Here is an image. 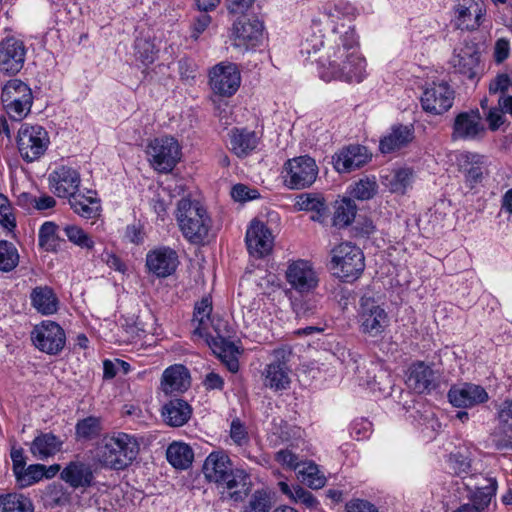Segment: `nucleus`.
<instances>
[{"mask_svg": "<svg viewBox=\"0 0 512 512\" xmlns=\"http://www.w3.org/2000/svg\"><path fill=\"white\" fill-rule=\"evenodd\" d=\"M365 268L364 255L351 242H342L331 250L330 270L345 282L356 280Z\"/></svg>", "mask_w": 512, "mask_h": 512, "instance_id": "6", "label": "nucleus"}, {"mask_svg": "<svg viewBox=\"0 0 512 512\" xmlns=\"http://www.w3.org/2000/svg\"><path fill=\"white\" fill-rule=\"evenodd\" d=\"M231 196L235 201H247L258 198L259 194L257 190L250 189L244 184H236L231 190Z\"/></svg>", "mask_w": 512, "mask_h": 512, "instance_id": "56", "label": "nucleus"}, {"mask_svg": "<svg viewBox=\"0 0 512 512\" xmlns=\"http://www.w3.org/2000/svg\"><path fill=\"white\" fill-rule=\"evenodd\" d=\"M358 317L360 331L370 337L381 335L389 325L385 309L372 298H361Z\"/></svg>", "mask_w": 512, "mask_h": 512, "instance_id": "14", "label": "nucleus"}, {"mask_svg": "<svg viewBox=\"0 0 512 512\" xmlns=\"http://www.w3.org/2000/svg\"><path fill=\"white\" fill-rule=\"evenodd\" d=\"M57 230L58 225L54 222H44L39 229V246L46 251H55L59 241Z\"/></svg>", "mask_w": 512, "mask_h": 512, "instance_id": "46", "label": "nucleus"}, {"mask_svg": "<svg viewBox=\"0 0 512 512\" xmlns=\"http://www.w3.org/2000/svg\"><path fill=\"white\" fill-rule=\"evenodd\" d=\"M357 10L349 2L340 0L323 7L312 27L322 35L344 34L348 28H354L351 23L356 18Z\"/></svg>", "mask_w": 512, "mask_h": 512, "instance_id": "7", "label": "nucleus"}, {"mask_svg": "<svg viewBox=\"0 0 512 512\" xmlns=\"http://www.w3.org/2000/svg\"><path fill=\"white\" fill-rule=\"evenodd\" d=\"M166 457L173 467L177 469H187L192 464L194 453L189 445L174 442L168 446Z\"/></svg>", "mask_w": 512, "mask_h": 512, "instance_id": "39", "label": "nucleus"}, {"mask_svg": "<svg viewBox=\"0 0 512 512\" xmlns=\"http://www.w3.org/2000/svg\"><path fill=\"white\" fill-rule=\"evenodd\" d=\"M420 101L426 113L442 115L452 107L454 91L445 82L433 83L424 89Z\"/></svg>", "mask_w": 512, "mask_h": 512, "instance_id": "16", "label": "nucleus"}, {"mask_svg": "<svg viewBox=\"0 0 512 512\" xmlns=\"http://www.w3.org/2000/svg\"><path fill=\"white\" fill-rule=\"evenodd\" d=\"M307 45L319 52V75L326 82H361L366 77V60L359 51L355 28L344 34L321 35L307 39Z\"/></svg>", "mask_w": 512, "mask_h": 512, "instance_id": "1", "label": "nucleus"}, {"mask_svg": "<svg viewBox=\"0 0 512 512\" xmlns=\"http://www.w3.org/2000/svg\"><path fill=\"white\" fill-rule=\"evenodd\" d=\"M264 26L258 19L241 18L232 26V39L236 47L245 49L258 46L263 39Z\"/></svg>", "mask_w": 512, "mask_h": 512, "instance_id": "24", "label": "nucleus"}, {"mask_svg": "<svg viewBox=\"0 0 512 512\" xmlns=\"http://www.w3.org/2000/svg\"><path fill=\"white\" fill-rule=\"evenodd\" d=\"M31 305L42 315H52L57 312L59 300L54 290L47 286H37L30 293Z\"/></svg>", "mask_w": 512, "mask_h": 512, "instance_id": "33", "label": "nucleus"}, {"mask_svg": "<svg viewBox=\"0 0 512 512\" xmlns=\"http://www.w3.org/2000/svg\"><path fill=\"white\" fill-rule=\"evenodd\" d=\"M448 398L455 407H471L486 402L489 396L483 387L466 383L461 387H452Z\"/></svg>", "mask_w": 512, "mask_h": 512, "instance_id": "28", "label": "nucleus"}, {"mask_svg": "<svg viewBox=\"0 0 512 512\" xmlns=\"http://www.w3.org/2000/svg\"><path fill=\"white\" fill-rule=\"evenodd\" d=\"M434 383V372L423 362L415 363L411 366L407 386L416 393H424L432 387Z\"/></svg>", "mask_w": 512, "mask_h": 512, "instance_id": "34", "label": "nucleus"}, {"mask_svg": "<svg viewBox=\"0 0 512 512\" xmlns=\"http://www.w3.org/2000/svg\"><path fill=\"white\" fill-rule=\"evenodd\" d=\"M325 199L320 194L303 193L297 197L296 206L299 210L315 211L323 209Z\"/></svg>", "mask_w": 512, "mask_h": 512, "instance_id": "52", "label": "nucleus"}, {"mask_svg": "<svg viewBox=\"0 0 512 512\" xmlns=\"http://www.w3.org/2000/svg\"><path fill=\"white\" fill-rule=\"evenodd\" d=\"M458 163L471 187L482 179L486 171L484 157L478 154L462 153L458 158Z\"/></svg>", "mask_w": 512, "mask_h": 512, "instance_id": "36", "label": "nucleus"}, {"mask_svg": "<svg viewBox=\"0 0 512 512\" xmlns=\"http://www.w3.org/2000/svg\"><path fill=\"white\" fill-rule=\"evenodd\" d=\"M230 437L238 446H243L248 443L249 437L245 426L240 420L235 419L231 423Z\"/></svg>", "mask_w": 512, "mask_h": 512, "instance_id": "54", "label": "nucleus"}, {"mask_svg": "<svg viewBox=\"0 0 512 512\" xmlns=\"http://www.w3.org/2000/svg\"><path fill=\"white\" fill-rule=\"evenodd\" d=\"M490 441L498 450L512 449V427L499 422L490 434Z\"/></svg>", "mask_w": 512, "mask_h": 512, "instance_id": "50", "label": "nucleus"}, {"mask_svg": "<svg viewBox=\"0 0 512 512\" xmlns=\"http://www.w3.org/2000/svg\"><path fill=\"white\" fill-rule=\"evenodd\" d=\"M140 444L134 435L123 432L106 435L96 448V460L102 467L123 470L137 458Z\"/></svg>", "mask_w": 512, "mask_h": 512, "instance_id": "5", "label": "nucleus"}, {"mask_svg": "<svg viewBox=\"0 0 512 512\" xmlns=\"http://www.w3.org/2000/svg\"><path fill=\"white\" fill-rule=\"evenodd\" d=\"M378 192V184L375 178H363L355 183L351 195L358 200H369Z\"/></svg>", "mask_w": 512, "mask_h": 512, "instance_id": "48", "label": "nucleus"}, {"mask_svg": "<svg viewBox=\"0 0 512 512\" xmlns=\"http://www.w3.org/2000/svg\"><path fill=\"white\" fill-rule=\"evenodd\" d=\"M412 171L408 168H402L395 172L392 188L393 191L403 192L411 183Z\"/></svg>", "mask_w": 512, "mask_h": 512, "instance_id": "55", "label": "nucleus"}, {"mask_svg": "<svg viewBox=\"0 0 512 512\" xmlns=\"http://www.w3.org/2000/svg\"><path fill=\"white\" fill-rule=\"evenodd\" d=\"M175 218L182 236L193 245L209 240L213 221L206 207L198 200L184 197L177 202Z\"/></svg>", "mask_w": 512, "mask_h": 512, "instance_id": "4", "label": "nucleus"}, {"mask_svg": "<svg viewBox=\"0 0 512 512\" xmlns=\"http://www.w3.org/2000/svg\"><path fill=\"white\" fill-rule=\"evenodd\" d=\"M346 509L347 512H378L374 505L364 500L351 501L346 505Z\"/></svg>", "mask_w": 512, "mask_h": 512, "instance_id": "64", "label": "nucleus"}, {"mask_svg": "<svg viewBox=\"0 0 512 512\" xmlns=\"http://www.w3.org/2000/svg\"><path fill=\"white\" fill-rule=\"evenodd\" d=\"M68 202L74 213L84 219H96L101 214L100 200L96 196L84 195L78 191Z\"/></svg>", "mask_w": 512, "mask_h": 512, "instance_id": "35", "label": "nucleus"}, {"mask_svg": "<svg viewBox=\"0 0 512 512\" xmlns=\"http://www.w3.org/2000/svg\"><path fill=\"white\" fill-rule=\"evenodd\" d=\"M357 212L355 202L350 198H342L336 201L333 224L338 227H345L351 224Z\"/></svg>", "mask_w": 512, "mask_h": 512, "instance_id": "42", "label": "nucleus"}, {"mask_svg": "<svg viewBox=\"0 0 512 512\" xmlns=\"http://www.w3.org/2000/svg\"><path fill=\"white\" fill-rule=\"evenodd\" d=\"M414 138L415 130L412 124H396L381 138L379 149L384 154L392 153L407 147Z\"/></svg>", "mask_w": 512, "mask_h": 512, "instance_id": "27", "label": "nucleus"}, {"mask_svg": "<svg viewBox=\"0 0 512 512\" xmlns=\"http://www.w3.org/2000/svg\"><path fill=\"white\" fill-rule=\"evenodd\" d=\"M292 357V349L288 346H282L274 349L271 353V360L265 366L262 376L265 387L282 391L289 388L291 383V369L288 362Z\"/></svg>", "mask_w": 512, "mask_h": 512, "instance_id": "8", "label": "nucleus"}, {"mask_svg": "<svg viewBox=\"0 0 512 512\" xmlns=\"http://www.w3.org/2000/svg\"><path fill=\"white\" fill-rule=\"evenodd\" d=\"M1 512H33L31 500L18 493H7L0 495Z\"/></svg>", "mask_w": 512, "mask_h": 512, "instance_id": "41", "label": "nucleus"}, {"mask_svg": "<svg viewBox=\"0 0 512 512\" xmlns=\"http://www.w3.org/2000/svg\"><path fill=\"white\" fill-rule=\"evenodd\" d=\"M49 142L47 131L39 125L24 124L18 131V150L27 162L39 159L47 150Z\"/></svg>", "mask_w": 512, "mask_h": 512, "instance_id": "11", "label": "nucleus"}, {"mask_svg": "<svg viewBox=\"0 0 512 512\" xmlns=\"http://www.w3.org/2000/svg\"><path fill=\"white\" fill-rule=\"evenodd\" d=\"M103 430L101 418L89 416L81 419L75 426L78 439L91 440L98 437Z\"/></svg>", "mask_w": 512, "mask_h": 512, "instance_id": "43", "label": "nucleus"}, {"mask_svg": "<svg viewBox=\"0 0 512 512\" xmlns=\"http://www.w3.org/2000/svg\"><path fill=\"white\" fill-rule=\"evenodd\" d=\"M497 415L502 425L512 427V399H507L499 405Z\"/></svg>", "mask_w": 512, "mask_h": 512, "instance_id": "61", "label": "nucleus"}, {"mask_svg": "<svg viewBox=\"0 0 512 512\" xmlns=\"http://www.w3.org/2000/svg\"><path fill=\"white\" fill-rule=\"evenodd\" d=\"M299 480L312 489H320L326 483V478L320 473L318 466L313 462H302L296 470Z\"/></svg>", "mask_w": 512, "mask_h": 512, "instance_id": "40", "label": "nucleus"}, {"mask_svg": "<svg viewBox=\"0 0 512 512\" xmlns=\"http://www.w3.org/2000/svg\"><path fill=\"white\" fill-rule=\"evenodd\" d=\"M511 85V79L507 74L497 75L489 84L491 94L505 93Z\"/></svg>", "mask_w": 512, "mask_h": 512, "instance_id": "59", "label": "nucleus"}, {"mask_svg": "<svg viewBox=\"0 0 512 512\" xmlns=\"http://www.w3.org/2000/svg\"><path fill=\"white\" fill-rule=\"evenodd\" d=\"M179 264L177 252L167 246L157 247L146 255V266L158 278L173 274Z\"/></svg>", "mask_w": 512, "mask_h": 512, "instance_id": "23", "label": "nucleus"}, {"mask_svg": "<svg viewBox=\"0 0 512 512\" xmlns=\"http://www.w3.org/2000/svg\"><path fill=\"white\" fill-rule=\"evenodd\" d=\"M203 385L207 390H222L224 386V380L219 374L210 372L205 376Z\"/></svg>", "mask_w": 512, "mask_h": 512, "instance_id": "63", "label": "nucleus"}, {"mask_svg": "<svg viewBox=\"0 0 512 512\" xmlns=\"http://www.w3.org/2000/svg\"><path fill=\"white\" fill-rule=\"evenodd\" d=\"M90 463L76 459L62 469L60 479L74 490L82 492L95 485V473Z\"/></svg>", "mask_w": 512, "mask_h": 512, "instance_id": "20", "label": "nucleus"}, {"mask_svg": "<svg viewBox=\"0 0 512 512\" xmlns=\"http://www.w3.org/2000/svg\"><path fill=\"white\" fill-rule=\"evenodd\" d=\"M451 137L456 140H476L482 138L486 128L478 109L459 113L453 123Z\"/></svg>", "mask_w": 512, "mask_h": 512, "instance_id": "19", "label": "nucleus"}, {"mask_svg": "<svg viewBox=\"0 0 512 512\" xmlns=\"http://www.w3.org/2000/svg\"><path fill=\"white\" fill-rule=\"evenodd\" d=\"M319 168L308 156H298L286 161L283 167L284 184L293 190L309 188L317 179Z\"/></svg>", "mask_w": 512, "mask_h": 512, "instance_id": "9", "label": "nucleus"}, {"mask_svg": "<svg viewBox=\"0 0 512 512\" xmlns=\"http://www.w3.org/2000/svg\"><path fill=\"white\" fill-rule=\"evenodd\" d=\"M246 244L250 254L263 257L272 250V232L263 222L254 219L246 232Z\"/></svg>", "mask_w": 512, "mask_h": 512, "instance_id": "25", "label": "nucleus"}, {"mask_svg": "<svg viewBox=\"0 0 512 512\" xmlns=\"http://www.w3.org/2000/svg\"><path fill=\"white\" fill-rule=\"evenodd\" d=\"M161 386L165 394L184 392L190 386L188 370L183 365L167 368L162 375Z\"/></svg>", "mask_w": 512, "mask_h": 512, "instance_id": "30", "label": "nucleus"}, {"mask_svg": "<svg viewBox=\"0 0 512 512\" xmlns=\"http://www.w3.org/2000/svg\"><path fill=\"white\" fill-rule=\"evenodd\" d=\"M19 263V254L13 243L0 241V271L10 272L14 270Z\"/></svg>", "mask_w": 512, "mask_h": 512, "instance_id": "45", "label": "nucleus"}, {"mask_svg": "<svg viewBox=\"0 0 512 512\" xmlns=\"http://www.w3.org/2000/svg\"><path fill=\"white\" fill-rule=\"evenodd\" d=\"M62 448V441L52 433L37 436L31 443L30 451L39 460L54 456Z\"/></svg>", "mask_w": 512, "mask_h": 512, "instance_id": "37", "label": "nucleus"}, {"mask_svg": "<svg viewBox=\"0 0 512 512\" xmlns=\"http://www.w3.org/2000/svg\"><path fill=\"white\" fill-rule=\"evenodd\" d=\"M80 183L79 172L66 165L55 168L48 176L49 188L59 198L70 199L79 191Z\"/></svg>", "mask_w": 512, "mask_h": 512, "instance_id": "18", "label": "nucleus"}, {"mask_svg": "<svg viewBox=\"0 0 512 512\" xmlns=\"http://www.w3.org/2000/svg\"><path fill=\"white\" fill-rule=\"evenodd\" d=\"M33 344L40 351L49 355L60 353L66 342L63 328L53 321H42L31 332Z\"/></svg>", "mask_w": 512, "mask_h": 512, "instance_id": "13", "label": "nucleus"}, {"mask_svg": "<svg viewBox=\"0 0 512 512\" xmlns=\"http://www.w3.org/2000/svg\"><path fill=\"white\" fill-rule=\"evenodd\" d=\"M64 233L70 242L81 248L92 249L94 247L92 238L77 225H66Z\"/></svg>", "mask_w": 512, "mask_h": 512, "instance_id": "51", "label": "nucleus"}, {"mask_svg": "<svg viewBox=\"0 0 512 512\" xmlns=\"http://www.w3.org/2000/svg\"><path fill=\"white\" fill-rule=\"evenodd\" d=\"M135 48L138 58L146 65L151 64L156 59L157 51L154 44L147 39H139L136 41Z\"/></svg>", "mask_w": 512, "mask_h": 512, "instance_id": "53", "label": "nucleus"}, {"mask_svg": "<svg viewBox=\"0 0 512 512\" xmlns=\"http://www.w3.org/2000/svg\"><path fill=\"white\" fill-rule=\"evenodd\" d=\"M212 312V301L209 297H204L197 302L194 307L192 322L195 325L194 335L204 337L208 346L213 352L226 362L228 369L235 373L239 369V362L234 356L237 352L235 344L224 334H221L218 328L214 327L216 336L208 331L210 315Z\"/></svg>", "mask_w": 512, "mask_h": 512, "instance_id": "3", "label": "nucleus"}, {"mask_svg": "<svg viewBox=\"0 0 512 512\" xmlns=\"http://www.w3.org/2000/svg\"><path fill=\"white\" fill-rule=\"evenodd\" d=\"M286 279L293 289L300 293L313 291L319 283V278L312 265L305 260L291 263L286 271Z\"/></svg>", "mask_w": 512, "mask_h": 512, "instance_id": "22", "label": "nucleus"}, {"mask_svg": "<svg viewBox=\"0 0 512 512\" xmlns=\"http://www.w3.org/2000/svg\"><path fill=\"white\" fill-rule=\"evenodd\" d=\"M453 11L457 29L475 31L485 20L486 5L483 0H456Z\"/></svg>", "mask_w": 512, "mask_h": 512, "instance_id": "15", "label": "nucleus"}, {"mask_svg": "<svg viewBox=\"0 0 512 512\" xmlns=\"http://www.w3.org/2000/svg\"><path fill=\"white\" fill-rule=\"evenodd\" d=\"M211 89L221 96H231L239 88L241 77L237 66L233 63H219L209 74Z\"/></svg>", "mask_w": 512, "mask_h": 512, "instance_id": "17", "label": "nucleus"}, {"mask_svg": "<svg viewBox=\"0 0 512 512\" xmlns=\"http://www.w3.org/2000/svg\"><path fill=\"white\" fill-rule=\"evenodd\" d=\"M272 508L270 494L259 489L254 491L248 502L242 507L241 512H269Z\"/></svg>", "mask_w": 512, "mask_h": 512, "instance_id": "44", "label": "nucleus"}, {"mask_svg": "<svg viewBox=\"0 0 512 512\" xmlns=\"http://www.w3.org/2000/svg\"><path fill=\"white\" fill-rule=\"evenodd\" d=\"M485 481L488 484L482 487H477L473 500L474 503L472 504L479 507L481 512L488 507L497 489V481L495 479L489 478Z\"/></svg>", "mask_w": 512, "mask_h": 512, "instance_id": "49", "label": "nucleus"}, {"mask_svg": "<svg viewBox=\"0 0 512 512\" xmlns=\"http://www.w3.org/2000/svg\"><path fill=\"white\" fill-rule=\"evenodd\" d=\"M451 63L459 73L473 79L476 75L475 69L479 64V53L476 46L473 43H465L456 48Z\"/></svg>", "mask_w": 512, "mask_h": 512, "instance_id": "29", "label": "nucleus"}, {"mask_svg": "<svg viewBox=\"0 0 512 512\" xmlns=\"http://www.w3.org/2000/svg\"><path fill=\"white\" fill-rule=\"evenodd\" d=\"M26 48L21 40L8 37L0 42V72L17 74L24 65Z\"/></svg>", "mask_w": 512, "mask_h": 512, "instance_id": "21", "label": "nucleus"}, {"mask_svg": "<svg viewBox=\"0 0 512 512\" xmlns=\"http://www.w3.org/2000/svg\"><path fill=\"white\" fill-rule=\"evenodd\" d=\"M292 499L295 502L305 505L307 508H315L318 505V501L313 494L300 486L294 487Z\"/></svg>", "mask_w": 512, "mask_h": 512, "instance_id": "57", "label": "nucleus"}, {"mask_svg": "<svg viewBox=\"0 0 512 512\" xmlns=\"http://www.w3.org/2000/svg\"><path fill=\"white\" fill-rule=\"evenodd\" d=\"M205 479L222 489L223 499L242 502L251 492L250 475L241 468H234L228 455L224 452H212L203 464Z\"/></svg>", "mask_w": 512, "mask_h": 512, "instance_id": "2", "label": "nucleus"}, {"mask_svg": "<svg viewBox=\"0 0 512 512\" xmlns=\"http://www.w3.org/2000/svg\"><path fill=\"white\" fill-rule=\"evenodd\" d=\"M334 168L339 173H350L364 166L370 159L366 147L350 145L333 156Z\"/></svg>", "mask_w": 512, "mask_h": 512, "instance_id": "26", "label": "nucleus"}, {"mask_svg": "<svg viewBox=\"0 0 512 512\" xmlns=\"http://www.w3.org/2000/svg\"><path fill=\"white\" fill-rule=\"evenodd\" d=\"M43 464H31L18 473L16 481L22 488L29 487L43 479Z\"/></svg>", "mask_w": 512, "mask_h": 512, "instance_id": "47", "label": "nucleus"}, {"mask_svg": "<svg viewBox=\"0 0 512 512\" xmlns=\"http://www.w3.org/2000/svg\"><path fill=\"white\" fill-rule=\"evenodd\" d=\"M146 153L154 169L170 172L180 160V147L173 137L155 138L147 146Z\"/></svg>", "mask_w": 512, "mask_h": 512, "instance_id": "12", "label": "nucleus"}, {"mask_svg": "<svg viewBox=\"0 0 512 512\" xmlns=\"http://www.w3.org/2000/svg\"><path fill=\"white\" fill-rule=\"evenodd\" d=\"M72 494L60 482H52L42 492V500L48 508L65 507L71 503Z\"/></svg>", "mask_w": 512, "mask_h": 512, "instance_id": "38", "label": "nucleus"}, {"mask_svg": "<svg viewBox=\"0 0 512 512\" xmlns=\"http://www.w3.org/2000/svg\"><path fill=\"white\" fill-rule=\"evenodd\" d=\"M211 22V17L208 14H201L198 16L193 24L191 37L197 40L199 35L206 30Z\"/></svg>", "mask_w": 512, "mask_h": 512, "instance_id": "62", "label": "nucleus"}, {"mask_svg": "<svg viewBox=\"0 0 512 512\" xmlns=\"http://www.w3.org/2000/svg\"><path fill=\"white\" fill-rule=\"evenodd\" d=\"M275 459L281 465L286 466L289 469H292L296 472L298 466L301 465L302 462H299L298 456L292 453L290 450L284 449L280 450L276 453Z\"/></svg>", "mask_w": 512, "mask_h": 512, "instance_id": "58", "label": "nucleus"}, {"mask_svg": "<svg viewBox=\"0 0 512 512\" xmlns=\"http://www.w3.org/2000/svg\"><path fill=\"white\" fill-rule=\"evenodd\" d=\"M192 415V408L183 399H171L162 408L164 422L171 427H181L186 424Z\"/></svg>", "mask_w": 512, "mask_h": 512, "instance_id": "31", "label": "nucleus"}, {"mask_svg": "<svg viewBox=\"0 0 512 512\" xmlns=\"http://www.w3.org/2000/svg\"><path fill=\"white\" fill-rule=\"evenodd\" d=\"M1 100L10 117L20 121L30 112L33 95L26 83L12 79L2 88Z\"/></svg>", "mask_w": 512, "mask_h": 512, "instance_id": "10", "label": "nucleus"}, {"mask_svg": "<svg viewBox=\"0 0 512 512\" xmlns=\"http://www.w3.org/2000/svg\"><path fill=\"white\" fill-rule=\"evenodd\" d=\"M504 112L501 111L500 107L489 108L486 114V121L488 122L489 129L496 131L504 123Z\"/></svg>", "mask_w": 512, "mask_h": 512, "instance_id": "60", "label": "nucleus"}, {"mask_svg": "<svg viewBox=\"0 0 512 512\" xmlns=\"http://www.w3.org/2000/svg\"><path fill=\"white\" fill-rule=\"evenodd\" d=\"M229 149L238 157H245L258 145V136L254 131L234 128L229 132Z\"/></svg>", "mask_w": 512, "mask_h": 512, "instance_id": "32", "label": "nucleus"}]
</instances>
